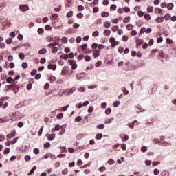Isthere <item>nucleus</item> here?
<instances>
[{"label":"nucleus","instance_id":"nucleus-1","mask_svg":"<svg viewBox=\"0 0 176 176\" xmlns=\"http://www.w3.org/2000/svg\"><path fill=\"white\" fill-rule=\"evenodd\" d=\"M76 90V87H72L71 89H66L63 91V94H66V96H71V94H72V93H74V91H75Z\"/></svg>","mask_w":176,"mask_h":176},{"label":"nucleus","instance_id":"nucleus-2","mask_svg":"<svg viewBox=\"0 0 176 176\" xmlns=\"http://www.w3.org/2000/svg\"><path fill=\"white\" fill-rule=\"evenodd\" d=\"M109 41L110 43H111V47H115V46L119 45V42L116 41L114 37H111Z\"/></svg>","mask_w":176,"mask_h":176},{"label":"nucleus","instance_id":"nucleus-3","mask_svg":"<svg viewBox=\"0 0 176 176\" xmlns=\"http://www.w3.org/2000/svg\"><path fill=\"white\" fill-rule=\"evenodd\" d=\"M68 74H69V67H64L62 69L61 75H62L63 76H65V75H68Z\"/></svg>","mask_w":176,"mask_h":176},{"label":"nucleus","instance_id":"nucleus-4","mask_svg":"<svg viewBox=\"0 0 176 176\" xmlns=\"http://www.w3.org/2000/svg\"><path fill=\"white\" fill-rule=\"evenodd\" d=\"M19 9H20L21 12H27V10H30V8L27 5L20 6Z\"/></svg>","mask_w":176,"mask_h":176},{"label":"nucleus","instance_id":"nucleus-5","mask_svg":"<svg viewBox=\"0 0 176 176\" xmlns=\"http://www.w3.org/2000/svg\"><path fill=\"white\" fill-rule=\"evenodd\" d=\"M101 56V51L100 50H96L94 52V58H97V57H100Z\"/></svg>","mask_w":176,"mask_h":176},{"label":"nucleus","instance_id":"nucleus-6","mask_svg":"<svg viewBox=\"0 0 176 176\" xmlns=\"http://www.w3.org/2000/svg\"><path fill=\"white\" fill-rule=\"evenodd\" d=\"M14 137H16V131H12L10 134L7 135V140H10V138Z\"/></svg>","mask_w":176,"mask_h":176},{"label":"nucleus","instance_id":"nucleus-7","mask_svg":"<svg viewBox=\"0 0 176 176\" xmlns=\"http://www.w3.org/2000/svg\"><path fill=\"white\" fill-rule=\"evenodd\" d=\"M156 23H163L164 21V16H159L155 19Z\"/></svg>","mask_w":176,"mask_h":176},{"label":"nucleus","instance_id":"nucleus-8","mask_svg":"<svg viewBox=\"0 0 176 176\" xmlns=\"http://www.w3.org/2000/svg\"><path fill=\"white\" fill-rule=\"evenodd\" d=\"M48 69H52V71H56L57 67L56 65H53V64H50L47 66Z\"/></svg>","mask_w":176,"mask_h":176},{"label":"nucleus","instance_id":"nucleus-9","mask_svg":"<svg viewBox=\"0 0 176 176\" xmlns=\"http://www.w3.org/2000/svg\"><path fill=\"white\" fill-rule=\"evenodd\" d=\"M70 65H72V69H75L76 68L78 67V65L75 63L74 60H69Z\"/></svg>","mask_w":176,"mask_h":176},{"label":"nucleus","instance_id":"nucleus-10","mask_svg":"<svg viewBox=\"0 0 176 176\" xmlns=\"http://www.w3.org/2000/svg\"><path fill=\"white\" fill-rule=\"evenodd\" d=\"M81 48H82L83 53H89V52L86 51V49H87V44L82 45Z\"/></svg>","mask_w":176,"mask_h":176},{"label":"nucleus","instance_id":"nucleus-11","mask_svg":"<svg viewBox=\"0 0 176 176\" xmlns=\"http://www.w3.org/2000/svg\"><path fill=\"white\" fill-rule=\"evenodd\" d=\"M7 83H11L12 85H14V80L12 77H9L6 80Z\"/></svg>","mask_w":176,"mask_h":176},{"label":"nucleus","instance_id":"nucleus-12","mask_svg":"<svg viewBox=\"0 0 176 176\" xmlns=\"http://www.w3.org/2000/svg\"><path fill=\"white\" fill-rule=\"evenodd\" d=\"M17 113H19V112H15V113H9V119H10V120L14 119V118H16V115H17Z\"/></svg>","mask_w":176,"mask_h":176},{"label":"nucleus","instance_id":"nucleus-13","mask_svg":"<svg viewBox=\"0 0 176 176\" xmlns=\"http://www.w3.org/2000/svg\"><path fill=\"white\" fill-rule=\"evenodd\" d=\"M47 138L50 141H53L54 138H56V134L54 133L50 134L48 135Z\"/></svg>","mask_w":176,"mask_h":176},{"label":"nucleus","instance_id":"nucleus-14","mask_svg":"<svg viewBox=\"0 0 176 176\" xmlns=\"http://www.w3.org/2000/svg\"><path fill=\"white\" fill-rule=\"evenodd\" d=\"M19 89H20V87H19L18 85H14V87L12 88V91H14V93H18Z\"/></svg>","mask_w":176,"mask_h":176},{"label":"nucleus","instance_id":"nucleus-15","mask_svg":"<svg viewBox=\"0 0 176 176\" xmlns=\"http://www.w3.org/2000/svg\"><path fill=\"white\" fill-rule=\"evenodd\" d=\"M38 53L39 54H46V53H47V50H46L45 48H43L39 50Z\"/></svg>","mask_w":176,"mask_h":176},{"label":"nucleus","instance_id":"nucleus-16","mask_svg":"<svg viewBox=\"0 0 176 176\" xmlns=\"http://www.w3.org/2000/svg\"><path fill=\"white\" fill-rule=\"evenodd\" d=\"M155 12L156 13H158V14H162V12H163V10L159 8H155Z\"/></svg>","mask_w":176,"mask_h":176},{"label":"nucleus","instance_id":"nucleus-17","mask_svg":"<svg viewBox=\"0 0 176 176\" xmlns=\"http://www.w3.org/2000/svg\"><path fill=\"white\" fill-rule=\"evenodd\" d=\"M134 28V25H133L132 24H128L126 25V29L128 30V31H131V30H133Z\"/></svg>","mask_w":176,"mask_h":176},{"label":"nucleus","instance_id":"nucleus-18","mask_svg":"<svg viewBox=\"0 0 176 176\" xmlns=\"http://www.w3.org/2000/svg\"><path fill=\"white\" fill-rule=\"evenodd\" d=\"M19 57L21 60H24V58H25V55L24 54V53L23 52H21L19 54Z\"/></svg>","mask_w":176,"mask_h":176},{"label":"nucleus","instance_id":"nucleus-19","mask_svg":"<svg viewBox=\"0 0 176 176\" xmlns=\"http://www.w3.org/2000/svg\"><path fill=\"white\" fill-rule=\"evenodd\" d=\"M173 8H174V4H173L172 3L168 4L167 9L168 10H172Z\"/></svg>","mask_w":176,"mask_h":176},{"label":"nucleus","instance_id":"nucleus-20","mask_svg":"<svg viewBox=\"0 0 176 176\" xmlns=\"http://www.w3.org/2000/svg\"><path fill=\"white\" fill-rule=\"evenodd\" d=\"M102 17H108L109 16V12H104L101 13Z\"/></svg>","mask_w":176,"mask_h":176},{"label":"nucleus","instance_id":"nucleus-21","mask_svg":"<svg viewBox=\"0 0 176 176\" xmlns=\"http://www.w3.org/2000/svg\"><path fill=\"white\" fill-rule=\"evenodd\" d=\"M69 55L63 54L61 55L60 58H63V60H68Z\"/></svg>","mask_w":176,"mask_h":176},{"label":"nucleus","instance_id":"nucleus-22","mask_svg":"<svg viewBox=\"0 0 176 176\" xmlns=\"http://www.w3.org/2000/svg\"><path fill=\"white\" fill-rule=\"evenodd\" d=\"M112 120H113V118H108L105 120L104 123L109 124V123H112Z\"/></svg>","mask_w":176,"mask_h":176},{"label":"nucleus","instance_id":"nucleus-23","mask_svg":"<svg viewBox=\"0 0 176 176\" xmlns=\"http://www.w3.org/2000/svg\"><path fill=\"white\" fill-rule=\"evenodd\" d=\"M73 14H74V12L69 11V12L67 14L66 17H67V19H69V18L72 17Z\"/></svg>","mask_w":176,"mask_h":176},{"label":"nucleus","instance_id":"nucleus-24","mask_svg":"<svg viewBox=\"0 0 176 176\" xmlns=\"http://www.w3.org/2000/svg\"><path fill=\"white\" fill-rule=\"evenodd\" d=\"M36 170V166H34L29 173H28V175H31V174H34V172Z\"/></svg>","mask_w":176,"mask_h":176},{"label":"nucleus","instance_id":"nucleus-25","mask_svg":"<svg viewBox=\"0 0 176 176\" xmlns=\"http://www.w3.org/2000/svg\"><path fill=\"white\" fill-rule=\"evenodd\" d=\"M112 112V109L111 108H107L105 110L106 115H111V113Z\"/></svg>","mask_w":176,"mask_h":176},{"label":"nucleus","instance_id":"nucleus-26","mask_svg":"<svg viewBox=\"0 0 176 176\" xmlns=\"http://www.w3.org/2000/svg\"><path fill=\"white\" fill-rule=\"evenodd\" d=\"M12 42H13V39H12V38H8L6 41V43H7V45H10V43H12Z\"/></svg>","mask_w":176,"mask_h":176},{"label":"nucleus","instance_id":"nucleus-27","mask_svg":"<svg viewBox=\"0 0 176 176\" xmlns=\"http://www.w3.org/2000/svg\"><path fill=\"white\" fill-rule=\"evenodd\" d=\"M50 82H56L57 80V78L54 76H51L49 79Z\"/></svg>","mask_w":176,"mask_h":176},{"label":"nucleus","instance_id":"nucleus-28","mask_svg":"<svg viewBox=\"0 0 176 176\" xmlns=\"http://www.w3.org/2000/svg\"><path fill=\"white\" fill-rule=\"evenodd\" d=\"M102 138V133H98L96 135V140H101Z\"/></svg>","mask_w":176,"mask_h":176},{"label":"nucleus","instance_id":"nucleus-29","mask_svg":"<svg viewBox=\"0 0 176 176\" xmlns=\"http://www.w3.org/2000/svg\"><path fill=\"white\" fill-rule=\"evenodd\" d=\"M147 12L148 13H152V12H153V7L148 6L147 8Z\"/></svg>","mask_w":176,"mask_h":176},{"label":"nucleus","instance_id":"nucleus-30","mask_svg":"<svg viewBox=\"0 0 176 176\" xmlns=\"http://www.w3.org/2000/svg\"><path fill=\"white\" fill-rule=\"evenodd\" d=\"M104 35H107V36H109L111 35V30H106L104 32Z\"/></svg>","mask_w":176,"mask_h":176},{"label":"nucleus","instance_id":"nucleus-31","mask_svg":"<svg viewBox=\"0 0 176 176\" xmlns=\"http://www.w3.org/2000/svg\"><path fill=\"white\" fill-rule=\"evenodd\" d=\"M104 25L106 28H109V27H111V23L106 21L104 23Z\"/></svg>","mask_w":176,"mask_h":176},{"label":"nucleus","instance_id":"nucleus-32","mask_svg":"<svg viewBox=\"0 0 176 176\" xmlns=\"http://www.w3.org/2000/svg\"><path fill=\"white\" fill-rule=\"evenodd\" d=\"M1 78L3 80H7L8 79V75L3 74L1 76Z\"/></svg>","mask_w":176,"mask_h":176},{"label":"nucleus","instance_id":"nucleus-33","mask_svg":"<svg viewBox=\"0 0 176 176\" xmlns=\"http://www.w3.org/2000/svg\"><path fill=\"white\" fill-rule=\"evenodd\" d=\"M135 123H137V120H135L132 124H129V127L130 129H134V124H135Z\"/></svg>","mask_w":176,"mask_h":176},{"label":"nucleus","instance_id":"nucleus-34","mask_svg":"<svg viewBox=\"0 0 176 176\" xmlns=\"http://www.w3.org/2000/svg\"><path fill=\"white\" fill-rule=\"evenodd\" d=\"M129 21H130V16L125 17L123 20L124 23H129Z\"/></svg>","mask_w":176,"mask_h":176},{"label":"nucleus","instance_id":"nucleus-35","mask_svg":"<svg viewBox=\"0 0 176 176\" xmlns=\"http://www.w3.org/2000/svg\"><path fill=\"white\" fill-rule=\"evenodd\" d=\"M58 51V48H57V47H53L52 48V53H57Z\"/></svg>","mask_w":176,"mask_h":176},{"label":"nucleus","instance_id":"nucleus-36","mask_svg":"<svg viewBox=\"0 0 176 176\" xmlns=\"http://www.w3.org/2000/svg\"><path fill=\"white\" fill-rule=\"evenodd\" d=\"M64 114L63 113H60L56 116L57 119H63Z\"/></svg>","mask_w":176,"mask_h":176},{"label":"nucleus","instance_id":"nucleus-37","mask_svg":"<svg viewBox=\"0 0 176 176\" xmlns=\"http://www.w3.org/2000/svg\"><path fill=\"white\" fill-rule=\"evenodd\" d=\"M97 127L100 129V130H102V129H105V125L103 124H99L97 126Z\"/></svg>","mask_w":176,"mask_h":176},{"label":"nucleus","instance_id":"nucleus-38","mask_svg":"<svg viewBox=\"0 0 176 176\" xmlns=\"http://www.w3.org/2000/svg\"><path fill=\"white\" fill-rule=\"evenodd\" d=\"M54 129H55L56 131H58L59 130H61L62 126L57 124V125L55 126Z\"/></svg>","mask_w":176,"mask_h":176},{"label":"nucleus","instance_id":"nucleus-39","mask_svg":"<svg viewBox=\"0 0 176 176\" xmlns=\"http://www.w3.org/2000/svg\"><path fill=\"white\" fill-rule=\"evenodd\" d=\"M122 41H123V42H127V41H129V36H126V35H124L122 36Z\"/></svg>","mask_w":176,"mask_h":176},{"label":"nucleus","instance_id":"nucleus-40","mask_svg":"<svg viewBox=\"0 0 176 176\" xmlns=\"http://www.w3.org/2000/svg\"><path fill=\"white\" fill-rule=\"evenodd\" d=\"M5 6H6V3H0V11L2 10L3 9V8H5Z\"/></svg>","mask_w":176,"mask_h":176},{"label":"nucleus","instance_id":"nucleus-41","mask_svg":"<svg viewBox=\"0 0 176 176\" xmlns=\"http://www.w3.org/2000/svg\"><path fill=\"white\" fill-rule=\"evenodd\" d=\"M61 41H62L63 43H67L68 42V38H67V37H63L61 38Z\"/></svg>","mask_w":176,"mask_h":176},{"label":"nucleus","instance_id":"nucleus-42","mask_svg":"<svg viewBox=\"0 0 176 176\" xmlns=\"http://www.w3.org/2000/svg\"><path fill=\"white\" fill-rule=\"evenodd\" d=\"M84 58L85 61H90L91 60V57H90L89 55L85 56Z\"/></svg>","mask_w":176,"mask_h":176},{"label":"nucleus","instance_id":"nucleus-43","mask_svg":"<svg viewBox=\"0 0 176 176\" xmlns=\"http://www.w3.org/2000/svg\"><path fill=\"white\" fill-rule=\"evenodd\" d=\"M43 131V126H42V127L40 129V130H39V131H38V137H41V136L42 135Z\"/></svg>","mask_w":176,"mask_h":176},{"label":"nucleus","instance_id":"nucleus-44","mask_svg":"<svg viewBox=\"0 0 176 176\" xmlns=\"http://www.w3.org/2000/svg\"><path fill=\"white\" fill-rule=\"evenodd\" d=\"M78 12H82V10H85V7H83L82 6H78Z\"/></svg>","mask_w":176,"mask_h":176},{"label":"nucleus","instance_id":"nucleus-45","mask_svg":"<svg viewBox=\"0 0 176 176\" xmlns=\"http://www.w3.org/2000/svg\"><path fill=\"white\" fill-rule=\"evenodd\" d=\"M94 111V107H93V106L89 107V108L88 109L89 113H91V112H93Z\"/></svg>","mask_w":176,"mask_h":176},{"label":"nucleus","instance_id":"nucleus-46","mask_svg":"<svg viewBox=\"0 0 176 176\" xmlns=\"http://www.w3.org/2000/svg\"><path fill=\"white\" fill-rule=\"evenodd\" d=\"M145 20H151V15L149 14H146L144 15Z\"/></svg>","mask_w":176,"mask_h":176},{"label":"nucleus","instance_id":"nucleus-47","mask_svg":"<svg viewBox=\"0 0 176 176\" xmlns=\"http://www.w3.org/2000/svg\"><path fill=\"white\" fill-rule=\"evenodd\" d=\"M51 17L54 19V20H57L58 15L57 14H53Z\"/></svg>","mask_w":176,"mask_h":176},{"label":"nucleus","instance_id":"nucleus-48","mask_svg":"<svg viewBox=\"0 0 176 176\" xmlns=\"http://www.w3.org/2000/svg\"><path fill=\"white\" fill-rule=\"evenodd\" d=\"M99 34H100V32H98V31H95V32H94L93 33H92V36H98V35H99Z\"/></svg>","mask_w":176,"mask_h":176},{"label":"nucleus","instance_id":"nucleus-49","mask_svg":"<svg viewBox=\"0 0 176 176\" xmlns=\"http://www.w3.org/2000/svg\"><path fill=\"white\" fill-rule=\"evenodd\" d=\"M34 153L35 155H39V153H40L39 148H34Z\"/></svg>","mask_w":176,"mask_h":176},{"label":"nucleus","instance_id":"nucleus-50","mask_svg":"<svg viewBox=\"0 0 176 176\" xmlns=\"http://www.w3.org/2000/svg\"><path fill=\"white\" fill-rule=\"evenodd\" d=\"M91 47L93 49H97V47H98V44H97V43H94L91 45Z\"/></svg>","mask_w":176,"mask_h":176},{"label":"nucleus","instance_id":"nucleus-51","mask_svg":"<svg viewBox=\"0 0 176 176\" xmlns=\"http://www.w3.org/2000/svg\"><path fill=\"white\" fill-rule=\"evenodd\" d=\"M141 151H142V152L145 153V152H146V151H148V147H146V146H142V147L141 148Z\"/></svg>","mask_w":176,"mask_h":176},{"label":"nucleus","instance_id":"nucleus-52","mask_svg":"<svg viewBox=\"0 0 176 176\" xmlns=\"http://www.w3.org/2000/svg\"><path fill=\"white\" fill-rule=\"evenodd\" d=\"M113 107H119V105H120V102L119 101H116L114 103H113Z\"/></svg>","mask_w":176,"mask_h":176},{"label":"nucleus","instance_id":"nucleus-53","mask_svg":"<svg viewBox=\"0 0 176 176\" xmlns=\"http://www.w3.org/2000/svg\"><path fill=\"white\" fill-rule=\"evenodd\" d=\"M106 170H107V168H105V166H102L99 168V171H100V173H103V171H105Z\"/></svg>","mask_w":176,"mask_h":176},{"label":"nucleus","instance_id":"nucleus-54","mask_svg":"<svg viewBox=\"0 0 176 176\" xmlns=\"http://www.w3.org/2000/svg\"><path fill=\"white\" fill-rule=\"evenodd\" d=\"M78 19H83V14L82 12H79L77 14Z\"/></svg>","mask_w":176,"mask_h":176},{"label":"nucleus","instance_id":"nucleus-55","mask_svg":"<svg viewBox=\"0 0 176 176\" xmlns=\"http://www.w3.org/2000/svg\"><path fill=\"white\" fill-rule=\"evenodd\" d=\"M45 28L46 31H52V27L50 25H47Z\"/></svg>","mask_w":176,"mask_h":176},{"label":"nucleus","instance_id":"nucleus-56","mask_svg":"<svg viewBox=\"0 0 176 176\" xmlns=\"http://www.w3.org/2000/svg\"><path fill=\"white\" fill-rule=\"evenodd\" d=\"M10 148H6L5 150H4V154L5 155H8V153H10Z\"/></svg>","mask_w":176,"mask_h":176},{"label":"nucleus","instance_id":"nucleus-57","mask_svg":"<svg viewBox=\"0 0 176 176\" xmlns=\"http://www.w3.org/2000/svg\"><path fill=\"white\" fill-rule=\"evenodd\" d=\"M110 10H116V5H115V4L111 5L110 7Z\"/></svg>","mask_w":176,"mask_h":176},{"label":"nucleus","instance_id":"nucleus-58","mask_svg":"<svg viewBox=\"0 0 176 176\" xmlns=\"http://www.w3.org/2000/svg\"><path fill=\"white\" fill-rule=\"evenodd\" d=\"M62 174L63 175H67V174H68V169H64L62 170Z\"/></svg>","mask_w":176,"mask_h":176},{"label":"nucleus","instance_id":"nucleus-59","mask_svg":"<svg viewBox=\"0 0 176 176\" xmlns=\"http://www.w3.org/2000/svg\"><path fill=\"white\" fill-rule=\"evenodd\" d=\"M138 15L139 16V17H142V16H144V12L138 11Z\"/></svg>","mask_w":176,"mask_h":176},{"label":"nucleus","instance_id":"nucleus-60","mask_svg":"<svg viewBox=\"0 0 176 176\" xmlns=\"http://www.w3.org/2000/svg\"><path fill=\"white\" fill-rule=\"evenodd\" d=\"M170 16L171 15H170V14H168L164 16V19H165V20H170Z\"/></svg>","mask_w":176,"mask_h":176},{"label":"nucleus","instance_id":"nucleus-61","mask_svg":"<svg viewBox=\"0 0 176 176\" xmlns=\"http://www.w3.org/2000/svg\"><path fill=\"white\" fill-rule=\"evenodd\" d=\"M40 63H41V64H45L46 63V58H42L40 60Z\"/></svg>","mask_w":176,"mask_h":176},{"label":"nucleus","instance_id":"nucleus-62","mask_svg":"<svg viewBox=\"0 0 176 176\" xmlns=\"http://www.w3.org/2000/svg\"><path fill=\"white\" fill-rule=\"evenodd\" d=\"M25 162H30V160H31V157L30 155H26L25 157Z\"/></svg>","mask_w":176,"mask_h":176},{"label":"nucleus","instance_id":"nucleus-63","mask_svg":"<svg viewBox=\"0 0 176 176\" xmlns=\"http://www.w3.org/2000/svg\"><path fill=\"white\" fill-rule=\"evenodd\" d=\"M44 148H50V142H46L45 144H44Z\"/></svg>","mask_w":176,"mask_h":176},{"label":"nucleus","instance_id":"nucleus-64","mask_svg":"<svg viewBox=\"0 0 176 176\" xmlns=\"http://www.w3.org/2000/svg\"><path fill=\"white\" fill-rule=\"evenodd\" d=\"M122 140V141H128L129 140V135H125L124 137Z\"/></svg>","mask_w":176,"mask_h":176}]
</instances>
